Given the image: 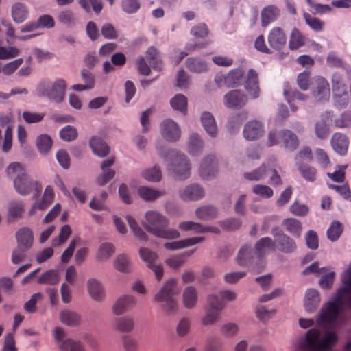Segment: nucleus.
I'll use <instances>...</instances> for the list:
<instances>
[{
	"mask_svg": "<svg viewBox=\"0 0 351 351\" xmlns=\"http://www.w3.org/2000/svg\"><path fill=\"white\" fill-rule=\"evenodd\" d=\"M218 171V163L215 156H206L200 164L199 175L203 179L214 178Z\"/></svg>",
	"mask_w": 351,
	"mask_h": 351,
	"instance_id": "16",
	"label": "nucleus"
},
{
	"mask_svg": "<svg viewBox=\"0 0 351 351\" xmlns=\"http://www.w3.org/2000/svg\"><path fill=\"white\" fill-rule=\"evenodd\" d=\"M280 141L284 143L285 147L290 150H294L298 146V139L296 135L290 130L270 131L269 132L267 143L269 146L277 145Z\"/></svg>",
	"mask_w": 351,
	"mask_h": 351,
	"instance_id": "11",
	"label": "nucleus"
},
{
	"mask_svg": "<svg viewBox=\"0 0 351 351\" xmlns=\"http://www.w3.org/2000/svg\"><path fill=\"white\" fill-rule=\"evenodd\" d=\"M343 231V226L339 221H333L327 231L328 238L331 241H336Z\"/></svg>",
	"mask_w": 351,
	"mask_h": 351,
	"instance_id": "63",
	"label": "nucleus"
},
{
	"mask_svg": "<svg viewBox=\"0 0 351 351\" xmlns=\"http://www.w3.org/2000/svg\"><path fill=\"white\" fill-rule=\"evenodd\" d=\"M207 302L206 315L202 319V323L205 326L213 325L217 322L220 318L221 311L224 308V304L219 301L217 295L215 294L208 296Z\"/></svg>",
	"mask_w": 351,
	"mask_h": 351,
	"instance_id": "8",
	"label": "nucleus"
},
{
	"mask_svg": "<svg viewBox=\"0 0 351 351\" xmlns=\"http://www.w3.org/2000/svg\"><path fill=\"white\" fill-rule=\"evenodd\" d=\"M204 143L200 136L196 134H192L188 143V152L193 156H197L202 153Z\"/></svg>",
	"mask_w": 351,
	"mask_h": 351,
	"instance_id": "39",
	"label": "nucleus"
},
{
	"mask_svg": "<svg viewBox=\"0 0 351 351\" xmlns=\"http://www.w3.org/2000/svg\"><path fill=\"white\" fill-rule=\"evenodd\" d=\"M136 304V298L132 295H123L114 302L112 310L115 315H121L132 308Z\"/></svg>",
	"mask_w": 351,
	"mask_h": 351,
	"instance_id": "18",
	"label": "nucleus"
},
{
	"mask_svg": "<svg viewBox=\"0 0 351 351\" xmlns=\"http://www.w3.org/2000/svg\"><path fill=\"white\" fill-rule=\"evenodd\" d=\"M54 192L51 186H47L45 190L43 196L40 201L34 203L30 210L29 215H33L36 213L37 210H44L47 208L54 199Z\"/></svg>",
	"mask_w": 351,
	"mask_h": 351,
	"instance_id": "23",
	"label": "nucleus"
},
{
	"mask_svg": "<svg viewBox=\"0 0 351 351\" xmlns=\"http://www.w3.org/2000/svg\"><path fill=\"white\" fill-rule=\"evenodd\" d=\"M8 177L14 180V186L19 193H26L27 188L23 186L25 182L26 171L23 166L19 162H12L9 165L6 169Z\"/></svg>",
	"mask_w": 351,
	"mask_h": 351,
	"instance_id": "12",
	"label": "nucleus"
},
{
	"mask_svg": "<svg viewBox=\"0 0 351 351\" xmlns=\"http://www.w3.org/2000/svg\"><path fill=\"white\" fill-rule=\"evenodd\" d=\"M53 335L60 351H86L84 345L80 341L66 338V332L62 328L56 327Z\"/></svg>",
	"mask_w": 351,
	"mask_h": 351,
	"instance_id": "10",
	"label": "nucleus"
},
{
	"mask_svg": "<svg viewBox=\"0 0 351 351\" xmlns=\"http://www.w3.org/2000/svg\"><path fill=\"white\" fill-rule=\"evenodd\" d=\"M267 175V167L265 165L250 172L244 173V178L249 181H258Z\"/></svg>",
	"mask_w": 351,
	"mask_h": 351,
	"instance_id": "59",
	"label": "nucleus"
},
{
	"mask_svg": "<svg viewBox=\"0 0 351 351\" xmlns=\"http://www.w3.org/2000/svg\"><path fill=\"white\" fill-rule=\"evenodd\" d=\"M306 38L297 28H293L290 34L289 47L291 50H297L305 44Z\"/></svg>",
	"mask_w": 351,
	"mask_h": 351,
	"instance_id": "40",
	"label": "nucleus"
},
{
	"mask_svg": "<svg viewBox=\"0 0 351 351\" xmlns=\"http://www.w3.org/2000/svg\"><path fill=\"white\" fill-rule=\"evenodd\" d=\"M193 250L185 252L182 254L173 255L165 261L167 265L172 269H178L182 267L186 262L185 257L191 256L193 253Z\"/></svg>",
	"mask_w": 351,
	"mask_h": 351,
	"instance_id": "43",
	"label": "nucleus"
},
{
	"mask_svg": "<svg viewBox=\"0 0 351 351\" xmlns=\"http://www.w3.org/2000/svg\"><path fill=\"white\" fill-rule=\"evenodd\" d=\"M141 176L149 182H158L162 178V173L160 169L154 166L151 168L146 169L141 172Z\"/></svg>",
	"mask_w": 351,
	"mask_h": 351,
	"instance_id": "54",
	"label": "nucleus"
},
{
	"mask_svg": "<svg viewBox=\"0 0 351 351\" xmlns=\"http://www.w3.org/2000/svg\"><path fill=\"white\" fill-rule=\"evenodd\" d=\"M182 300L186 308H193L198 301V292L197 289L193 286L186 287L182 292Z\"/></svg>",
	"mask_w": 351,
	"mask_h": 351,
	"instance_id": "27",
	"label": "nucleus"
},
{
	"mask_svg": "<svg viewBox=\"0 0 351 351\" xmlns=\"http://www.w3.org/2000/svg\"><path fill=\"white\" fill-rule=\"evenodd\" d=\"M61 322L70 326H74L80 324V315L76 312L71 310H63L60 313Z\"/></svg>",
	"mask_w": 351,
	"mask_h": 351,
	"instance_id": "41",
	"label": "nucleus"
},
{
	"mask_svg": "<svg viewBox=\"0 0 351 351\" xmlns=\"http://www.w3.org/2000/svg\"><path fill=\"white\" fill-rule=\"evenodd\" d=\"M279 15V10L274 5H269L265 8L261 13L262 25L265 27L277 19Z\"/></svg>",
	"mask_w": 351,
	"mask_h": 351,
	"instance_id": "45",
	"label": "nucleus"
},
{
	"mask_svg": "<svg viewBox=\"0 0 351 351\" xmlns=\"http://www.w3.org/2000/svg\"><path fill=\"white\" fill-rule=\"evenodd\" d=\"M247 101L246 95L239 90H231L224 96V105L230 108H240Z\"/></svg>",
	"mask_w": 351,
	"mask_h": 351,
	"instance_id": "19",
	"label": "nucleus"
},
{
	"mask_svg": "<svg viewBox=\"0 0 351 351\" xmlns=\"http://www.w3.org/2000/svg\"><path fill=\"white\" fill-rule=\"evenodd\" d=\"M146 57L154 69L158 71L162 70V62L155 48L149 47L147 51Z\"/></svg>",
	"mask_w": 351,
	"mask_h": 351,
	"instance_id": "57",
	"label": "nucleus"
},
{
	"mask_svg": "<svg viewBox=\"0 0 351 351\" xmlns=\"http://www.w3.org/2000/svg\"><path fill=\"white\" fill-rule=\"evenodd\" d=\"M332 88L336 104L339 106L346 105L349 101L346 86L341 76L337 74L332 77Z\"/></svg>",
	"mask_w": 351,
	"mask_h": 351,
	"instance_id": "13",
	"label": "nucleus"
},
{
	"mask_svg": "<svg viewBox=\"0 0 351 351\" xmlns=\"http://www.w3.org/2000/svg\"><path fill=\"white\" fill-rule=\"evenodd\" d=\"M115 269L122 273H129L132 270V263L128 255L121 254L118 255L113 262Z\"/></svg>",
	"mask_w": 351,
	"mask_h": 351,
	"instance_id": "38",
	"label": "nucleus"
},
{
	"mask_svg": "<svg viewBox=\"0 0 351 351\" xmlns=\"http://www.w3.org/2000/svg\"><path fill=\"white\" fill-rule=\"evenodd\" d=\"M19 248L28 250L33 243L32 232L27 228L20 229L16 234Z\"/></svg>",
	"mask_w": 351,
	"mask_h": 351,
	"instance_id": "33",
	"label": "nucleus"
},
{
	"mask_svg": "<svg viewBox=\"0 0 351 351\" xmlns=\"http://www.w3.org/2000/svg\"><path fill=\"white\" fill-rule=\"evenodd\" d=\"M23 61V58H18L6 64L1 62L0 73H2L8 76L12 75L22 65Z\"/></svg>",
	"mask_w": 351,
	"mask_h": 351,
	"instance_id": "51",
	"label": "nucleus"
},
{
	"mask_svg": "<svg viewBox=\"0 0 351 351\" xmlns=\"http://www.w3.org/2000/svg\"><path fill=\"white\" fill-rule=\"evenodd\" d=\"M191 320L188 317L181 318L176 328V334L180 337H185L190 331Z\"/></svg>",
	"mask_w": 351,
	"mask_h": 351,
	"instance_id": "60",
	"label": "nucleus"
},
{
	"mask_svg": "<svg viewBox=\"0 0 351 351\" xmlns=\"http://www.w3.org/2000/svg\"><path fill=\"white\" fill-rule=\"evenodd\" d=\"M12 120L13 116L11 113L0 114V126L6 127L2 145V150L4 152H9L12 146V126L11 125Z\"/></svg>",
	"mask_w": 351,
	"mask_h": 351,
	"instance_id": "14",
	"label": "nucleus"
},
{
	"mask_svg": "<svg viewBox=\"0 0 351 351\" xmlns=\"http://www.w3.org/2000/svg\"><path fill=\"white\" fill-rule=\"evenodd\" d=\"M126 219L134 234L138 239L146 241L147 239V235L139 226L137 221L130 215H128Z\"/></svg>",
	"mask_w": 351,
	"mask_h": 351,
	"instance_id": "58",
	"label": "nucleus"
},
{
	"mask_svg": "<svg viewBox=\"0 0 351 351\" xmlns=\"http://www.w3.org/2000/svg\"><path fill=\"white\" fill-rule=\"evenodd\" d=\"M180 291L178 280L176 278H169L154 295L155 301L162 304L161 307L167 315H175L178 313L179 304L176 296Z\"/></svg>",
	"mask_w": 351,
	"mask_h": 351,
	"instance_id": "4",
	"label": "nucleus"
},
{
	"mask_svg": "<svg viewBox=\"0 0 351 351\" xmlns=\"http://www.w3.org/2000/svg\"><path fill=\"white\" fill-rule=\"evenodd\" d=\"M36 146L42 154H45L52 147V140L49 136L41 134L37 138Z\"/></svg>",
	"mask_w": 351,
	"mask_h": 351,
	"instance_id": "55",
	"label": "nucleus"
},
{
	"mask_svg": "<svg viewBox=\"0 0 351 351\" xmlns=\"http://www.w3.org/2000/svg\"><path fill=\"white\" fill-rule=\"evenodd\" d=\"M245 87L252 97L256 98L258 97L260 89L258 75L255 71L250 69L248 71L245 81Z\"/></svg>",
	"mask_w": 351,
	"mask_h": 351,
	"instance_id": "29",
	"label": "nucleus"
},
{
	"mask_svg": "<svg viewBox=\"0 0 351 351\" xmlns=\"http://www.w3.org/2000/svg\"><path fill=\"white\" fill-rule=\"evenodd\" d=\"M180 196L184 201H197L204 196V191L198 184H191L181 191Z\"/></svg>",
	"mask_w": 351,
	"mask_h": 351,
	"instance_id": "25",
	"label": "nucleus"
},
{
	"mask_svg": "<svg viewBox=\"0 0 351 351\" xmlns=\"http://www.w3.org/2000/svg\"><path fill=\"white\" fill-rule=\"evenodd\" d=\"M285 228L295 237H300L302 230L300 221L293 218L284 220L282 223Z\"/></svg>",
	"mask_w": 351,
	"mask_h": 351,
	"instance_id": "50",
	"label": "nucleus"
},
{
	"mask_svg": "<svg viewBox=\"0 0 351 351\" xmlns=\"http://www.w3.org/2000/svg\"><path fill=\"white\" fill-rule=\"evenodd\" d=\"M159 156L164 158L167 169L178 180H184L189 177L190 165L186 156L175 150L165 152L157 146Z\"/></svg>",
	"mask_w": 351,
	"mask_h": 351,
	"instance_id": "5",
	"label": "nucleus"
},
{
	"mask_svg": "<svg viewBox=\"0 0 351 351\" xmlns=\"http://www.w3.org/2000/svg\"><path fill=\"white\" fill-rule=\"evenodd\" d=\"M139 196L145 201H153L162 196L164 191L155 190L147 186H141L138 189Z\"/></svg>",
	"mask_w": 351,
	"mask_h": 351,
	"instance_id": "47",
	"label": "nucleus"
},
{
	"mask_svg": "<svg viewBox=\"0 0 351 351\" xmlns=\"http://www.w3.org/2000/svg\"><path fill=\"white\" fill-rule=\"evenodd\" d=\"M265 132L263 123L258 121H249L244 127V137L250 141L256 140L262 136Z\"/></svg>",
	"mask_w": 351,
	"mask_h": 351,
	"instance_id": "22",
	"label": "nucleus"
},
{
	"mask_svg": "<svg viewBox=\"0 0 351 351\" xmlns=\"http://www.w3.org/2000/svg\"><path fill=\"white\" fill-rule=\"evenodd\" d=\"M267 42L273 49L277 51L282 49L287 43L285 31L279 27L272 28L267 36Z\"/></svg>",
	"mask_w": 351,
	"mask_h": 351,
	"instance_id": "17",
	"label": "nucleus"
},
{
	"mask_svg": "<svg viewBox=\"0 0 351 351\" xmlns=\"http://www.w3.org/2000/svg\"><path fill=\"white\" fill-rule=\"evenodd\" d=\"M90 145L93 152L100 157L106 156L109 152V147L99 137L94 136L91 138Z\"/></svg>",
	"mask_w": 351,
	"mask_h": 351,
	"instance_id": "44",
	"label": "nucleus"
},
{
	"mask_svg": "<svg viewBox=\"0 0 351 351\" xmlns=\"http://www.w3.org/2000/svg\"><path fill=\"white\" fill-rule=\"evenodd\" d=\"M243 77L242 70H232L224 77V84L228 86H237L241 83Z\"/></svg>",
	"mask_w": 351,
	"mask_h": 351,
	"instance_id": "48",
	"label": "nucleus"
},
{
	"mask_svg": "<svg viewBox=\"0 0 351 351\" xmlns=\"http://www.w3.org/2000/svg\"><path fill=\"white\" fill-rule=\"evenodd\" d=\"M138 254L146 266L154 273L157 280L160 281L163 276L164 269L162 265L158 263V254L147 247H141Z\"/></svg>",
	"mask_w": 351,
	"mask_h": 351,
	"instance_id": "9",
	"label": "nucleus"
},
{
	"mask_svg": "<svg viewBox=\"0 0 351 351\" xmlns=\"http://www.w3.org/2000/svg\"><path fill=\"white\" fill-rule=\"evenodd\" d=\"M331 145L337 153L344 155L348 152L349 141L346 135L335 133L331 138Z\"/></svg>",
	"mask_w": 351,
	"mask_h": 351,
	"instance_id": "32",
	"label": "nucleus"
},
{
	"mask_svg": "<svg viewBox=\"0 0 351 351\" xmlns=\"http://www.w3.org/2000/svg\"><path fill=\"white\" fill-rule=\"evenodd\" d=\"M169 219L156 210L147 211L145 215L143 226L151 234L165 239H176L180 237L178 230L167 228Z\"/></svg>",
	"mask_w": 351,
	"mask_h": 351,
	"instance_id": "3",
	"label": "nucleus"
},
{
	"mask_svg": "<svg viewBox=\"0 0 351 351\" xmlns=\"http://www.w3.org/2000/svg\"><path fill=\"white\" fill-rule=\"evenodd\" d=\"M252 191L255 195L265 199L270 198L274 195V191L269 186L263 184L254 185Z\"/></svg>",
	"mask_w": 351,
	"mask_h": 351,
	"instance_id": "62",
	"label": "nucleus"
},
{
	"mask_svg": "<svg viewBox=\"0 0 351 351\" xmlns=\"http://www.w3.org/2000/svg\"><path fill=\"white\" fill-rule=\"evenodd\" d=\"M24 211V204L22 202H12L8 206V221L13 222L18 220L23 217Z\"/></svg>",
	"mask_w": 351,
	"mask_h": 351,
	"instance_id": "37",
	"label": "nucleus"
},
{
	"mask_svg": "<svg viewBox=\"0 0 351 351\" xmlns=\"http://www.w3.org/2000/svg\"><path fill=\"white\" fill-rule=\"evenodd\" d=\"M122 346L125 351H137L138 343L137 341L130 335H123L121 338Z\"/></svg>",
	"mask_w": 351,
	"mask_h": 351,
	"instance_id": "64",
	"label": "nucleus"
},
{
	"mask_svg": "<svg viewBox=\"0 0 351 351\" xmlns=\"http://www.w3.org/2000/svg\"><path fill=\"white\" fill-rule=\"evenodd\" d=\"M87 290L90 298L96 302H102L106 297L105 289L101 282L95 278L87 281Z\"/></svg>",
	"mask_w": 351,
	"mask_h": 351,
	"instance_id": "21",
	"label": "nucleus"
},
{
	"mask_svg": "<svg viewBox=\"0 0 351 351\" xmlns=\"http://www.w3.org/2000/svg\"><path fill=\"white\" fill-rule=\"evenodd\" d=\"M115 252L114 245L109 242L101 243L97 252V259L99 261L108 260Z\"/></svg>",
	"mask_w": 351,
	"mask_h": 351,
	"instance_id": "42",
	"label": "nucleus"
},
{
	"mask_svg": "<svg viewBox=\"0 0 351 351\" xmlns=\"http://www.w3.org/2000/svg\"><path fill=\"white\" fill-rule=\"evenodd\" d=\"M60 280L59 272L56 270H49L43 273L38 280L39 284L55 285Z\"/></svg>",
	"mask_w": 351,
	"mask_h": 351,
	"instance_id": "53",
	"label": "nucleus"
},
{
	"mask_svg": "<svg viewBox=\"0 0 351 351\" xmlns=\"http://www.w3.org/2000/svg\"><path fill=\"white\" fill-rule=\"evenodd\" d=\"M203 240L204 237H191L176 241L166 242L164 247L169 250H177L194 245L201 243Z\"/></svg>",
	"mask_w": 351,
	"mask_h": 351,
	"instance_id": "26",
	"label": "nucleus"
},
{
	"mask_svg": "<svg viewBox=\"0 0 351 351\" xmlns=\"http://www.w3.org/2000/svg\"><path fill=\"white\" fill-rule=\"evenodd\" d=\"M114 158H110L104 160L101 164L102 174L97 178V182L99 185H105L115 175V171L110 169V167L114 164Z\"/></svg>",
	"mask_w": 351,
	"mask_h": 351,
	"instance_id": "31",
	"label": "nucleus"
},
{
	"mask_svg": "<svg viewBox=\"0 0 351 351\" xmlns=\"http://www.w3.org/2000/svg\"><path fill=\"white\" fill-rule=\"evenodd\" d=\"M275 236V243H276L278 250L285 253H290L295 250L296 245L294 241L289 236L282 232L276 233L273 232Z\"/></svg>",
	"mask_w": 351,
	"mask_h": 351,
	"instance_id": "24",
	"label": "nucleus"
},
{
	"mask_svg": "<svg viewBox=\"0 0 351 351\" xmlns=\"http://www.w3.org/2000/svg\"><path fill=\"white\" fill-rule=\"evenodd\" d=\"M201 121L204 130L211 137L217 136L218 133L217 124L210 113L207 112L202 113Z\"/></svg>",
	"mask_w": 351,
	"mask_h": 351,
	"instance_id": "36",
	"label": "nucleus"
},
{
	"mask_svg": "<svg viewBox=\"0 0 351 351\" xmlns=\"http://www.w3.org/2000/svg\"><path fill=\"white\" fill-rule=\"evenodd\" d=\"M11 15L16 23H22L29 16L27 5L21 2L14 3L11 8Z\"/></svg>",
	"mask_w": 351,
	"mask_h": 351,
	"instance_id": "28",
	"label": "nucleus"
},
{
	"mask_svg": "<svg viewBox=\"0 0 351 351\" xmlns=\"http://www.w3.org/2000/svg\"><path fill=\"white\" fill-rule=\"evenodd\" d=\"M315 87L313 90L315 97L319 101L328 99L330 97V87L328 82L323 77L315 79Z\"/></svg>",
	"mask_w": 351,
	"mask_h": 351,
	"instance_id": "30",
	"label": "nucleus"
},
{
	"mask_svg": "<svg viewBox=\"0 0 351 351\" xmlns=\"http://www.w3.org/2000/svg\"><path fill=\"white\" fill-rule=\"evenodd\" d=\"M114 329L122 333H128L134 328V319L129 316H124L117 318L113 324Z\"/></svg>",
	"mask_w": 351,
	"mask_h": 351,
	"instance_id": "34",
	"label": "nucleus"
},
{
	"mask_svg": "<svg viewBox=\"0 0 351 351\" xmlns=\"http://www.w3.org/2000/svg\"><path fill=\"white\" fill-rule=\"evenodd\" d=\"M178 227L182 231H193L197 233L204 232H219V230L217 228L203 227L200 223L193 221H182L180 223Z\"/></svg>",
	"mask_w": 351,
	"mask_h": 351,
	"instance_id": "35",
	"label": "nucleus"
},
{
	"mask_svg": "<svg viewBox=\"0 0 351 351\" xmlns=\"http://www.w3.org/2000/svg\"><path fill=\"white\" fill-rule=\"evenodd\" d=\"M195 215L199 219L210 220L217 217V210L210 205L202 206L196 210Z\"/></svg>",
	"mask_w": 351,
	"mask_h": 351,
	"instance_id": "49",
	"label": "nucleus"
},
{
	"mask_svg": "<svg viewBox=\"0 0 351 351\" xmlns=\"http://www.w3.org/2000/svg\"><path fill=\"white\" fill-rule=\"evenodd\" d=\"M161 134L169 141H176L181 136V130L178 123L172 119H165L160 125Z\"/></svg>",
	"mask_w": 351,
	"mask_h": 351,
	"instance_id": "15",
	"label": "nucleus"
},
{
	"mask_svg": "<svg viewBox=\"0 0 351 351\" xmlns=\"http://www.w3.org/2000/svg\"><path fill=\"white\" fill-rule=\"evenodd\" d=\"M337 341V335L333 331L322 334L319 329L312 328L298 341L296 348L301 351H329Z\"/></svg>",
	"mask_w": 351,
	"mask_h": 351,
	"instance_id": "2",
	"label": "nucleus"
},
{
	"mask_svg": "<svg viewBox=\"0 0 351 351\" xmlns=\"http://www.w3.org/2000/svg\"><path fill=\"white\" fill-rule=\"evenodd\" d=\"M344 287L340 289L335 298L324 305L317 322L319 326L335 328L344 321V309L351 308V265L343 274Z\"/></svg>",
	"mask_w": 351,
	"mask_h": 351,
	"instance_id": "1",
	"label": "nucleus"
},
{
	"mask_svg": "<svg viewBox=\"0 0 351 351\" xmlns=\"http://www.w3.org/2000/svg\"><path fill=\"white\" fill-rule=\"evenodd\" d=\"M23 186L27 188V192L26 193H20L22 195L33 193L34 197H38L42 190L40 184L36 180L30 179L27 174L25 175V182H23Z\"/></svg>",
	"mask_w": 351,
	"mask_h": 351,
	"instance_id": "52",
	"label": "nucleus"
},
{
	"mask_svg": "<svg viewBox=\"0 0 351 351\" xmlns=\"http://www.w3.org/2000/svg\"><path fill=\"white\" fill-rule=\"evenodd\" d=\"M186 66L193 73H203L208 70V66L203 60L196 58H189L186 61Z\"/></svg>",
	"mask_w": 351,
	"mask_h": 351,
	"instance_id": "46",
	"label": "nucleus"
},
{
	"mask_svg": "<svg viewBox=\"0 0 351 351\" xmlns=\"http://www.w3.org/2000/svg\"><path fill=\"white\" fill-rule=\"evenodd\" d=\"M66 88V83L62 79L54 82L45 80L38 84L36 92L38 95L47 97L56 103H60L64 100Z\"/></svg>",
	"mask_w": 351,
	"mask_h": 351,
	"instance_id": "7",
	"label": "nucleus"
},
{
	"mask_svg": "<svg viewBox=\"0 0 351 351\" xmlns=\"http://www.w3.org/2000/svg\"><path fill=\"white\" fill-rule=\"evenodd\" d=\"M320 302V294L317 289L311 288L306 291L303 305L306 312L310 313L315 312L319 307Z\"/></svg>",
	"mask_w": 351,
	"mask_h": 351,
	"instance_id": "20",
	"label": "nucleus"
},
{
	"mask_svg": "<svg viewBox=\"0 0 351 351\" xmlns=\"http://www.w3.org/2000/svg\"><path fill=\"white\" fill-rule=\"evenodd\" d=\"M170 104L173 109L175 110H179L183 113L186 112L187 99L184 95L182 94L175 95L171 99Z\"/></svg>",
	"mask_w": 351,
	"mask_h": 351,
	"instance_id": "56",
	"label": "nucleus"
},
{
	"mask_svg": "<svg viewBox=\"0 0 351 351\" xmlns=\"http://www.w3.org/2000/svg\"><path fill=\"white\" fill-rule=\"evenodd\" d=\"M276 250V243L271 238L264 237L256 244L254 250L247 246H243L239 252L237 263L240 265H248L251 259L263 258Z\"/></svg>",
	"mask_w": 351,
	"mask_h": 351,
	"instance_id": "6",
	"label": "nucleus"
},
{
	"mask_svg": "<svg viewBox=\"0 0 351 351\" xmlns=\"http://www.w3.org/2000/svg\"><path fill=\"white\" fill-rule=\"evenodd\" d=\"M20 54V50L16 47H0V60L12 59Z\"/></svg>",
	"mask_w": 351,
	"mask_h": 351,
	"instance_id": "61",
	"label": "nucleus"
}]
</instances>
